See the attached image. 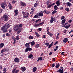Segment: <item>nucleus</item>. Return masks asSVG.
<instances>
[{"label":"nucleus","instance_id":"nucleus-1","mask_svg":"<svg viewBox=\"0 0 73 73\" xmlns=\"http://www.w3.org/2000/svg\"><path fill=\"white\" fill-rule=\"evenodd\" d=\"M11 26V25H10V24H9V23H6V24H5V25H4V26L2 27L1 28V30H2V31L5 30V29H8L10 27V26Z\"/></svg>","mask_w":73,"mask_h":73},{"label":"nucleus","instance_id":"nucleus-2","mask_svg":"<svg viewBox=\"0 0 73 73\" xmlns=\"http://www.w3.org/2000/svg\"><path fill=\"white\" fill-rule=\"evenodd\" d=\"M59 1H58L56 2V4H57V5H55V6H54V9H55V10H57V9H58V7H57V6H59L60 5V4H61V3L60 2H59Z\"/></svg>","mask_w":73,"mask_h":73},{"label":"nucleus","instance_id":"nucleus-3","mask_svg":"<svg viewBox=\"0 0 73 73\" xmlns=\"http://www.w3.org/2000/svg\"><path fill=\"white\" fill-rule=\"evenodd\" d=\"M44 23V22H42L38 24L35 23L34 24V26L35 27H37L39 26H41L42 25H43Z\"/></svg>","mask_w":73,"mask_h":73},{"label":"nucleus","instance_id":"nucleus-4","mask_svg":"<svg viewBox=\"0 0 73 73\" xmlns=\"http://www.w3.org/2000/svg\"><path fill=\"white\" fill-rule=\"evenodd\" d=\"M3 20H4L5 21H7L8 20V16L6 15H3Z\"/></svg>","mask_w":73,"mask_h":73},{"label":"nucleus","instance_id":"nucleus-5","mask_svg":"<svg viewBox=\"0 0 73 73\" xmlns=\"http://www.w3.org/2000/svg\"><path fill=\"white\" fill-rule=\"evenodd\" d=\"M36 15L38 16L39 17H43V12L42 11H40L39 13H36Z\"/></svg>","mask_w":73,"mask_h":73},{"label":"nucleus","instance_id":"nucleus-6","mask_svg":"<svg viewBox=\"0 0 73 73\" xmlns=\"http://www.w3.org/2000/svg\"><path fill=\"white\" fill-rule=\"evenodd\" d=\"M32 50V48L30 47H27L25 48V52H27L28 51H30Z\"/></svg>","mask_w":73,"mask_h":73},{"label":"nucleus","instance_id":"nucleus-7","mask_svg":"<svg viewBox=\"0 0 73 73\" xmlns=\"http://www.w3.org/2000/svg\"><path fill=\"white\" fill-rule=\"evenodd\" d=\"M26 14H23V18H27V17H28V16L29 15V13H26Z\"/></svg>","mask_w":73,"mask_h":73},{"label":"nucleus","instance_id":"nucleus-8","mask_svg":"<svg viewBox=\"0 0 73 73\" xmlns=\"http://www.w3.org/2000/svg\"><path fill=\"white\" fill-rule=\"evenodd\" d=\"M19 60H19V59L18 58H15V59H14V62L17 63L19 62Z\"/></svg>","mask_w":73,"mask_h":73},{"label":"nucleus","instance_id":"nucleus-9","mask_svg":"<svg viewBox=\"0 0 73 73\" xmlns=\"http://www.w3.org/2000/svg\"><path fill=\"white\" fill-rule=\"evenodd\" d=\"M20 5H21V7H25L26 6V4H25V3L21 1L20 2Z\"/></svg>","mask_w":73,"mask_h":73},{"label":"nucleus","instance_id":"nucleus-10","mask_svg":"<svg viewBox=\"0 0 73 73\" xmlns=\"http://www.w3.org/2000/svg\"><path fill=\"white\" fill-rule=\"evenodd\" d=\"M29 43H30V44H31V46H33L35 44V42L34 41H33L31 42L26 43V44H29Z\"/></svg>","mask_w":73,"mask_h":73},{"label":"nucleus","instance_id":"nucleus-11","mask_svg":"<svg viewBox=\"0 0 73 73\" xmlns=\"http://www.w3.org/2000/svg\"><path fill=\"white\" fill-rule=\"evenodd\" d=\"M68 38H64V40H63V42L64 43H66L67 42H68Z\"/></svg>","mask_w":73,"mask_h":73},{"label":"nucleus","instance_id":"nucleus-12","mask_svg":"<svg viewBox=\"0 0 73 73\" xmlns=\"http://www.w3.org/2000/svg\"><path fill=\"white\" fill-rule=\"evenodd\" d=\"M14 13H15V16H17V15H18V14H19V12H18V10L17 9H16L14 10Z\"/></svg>","mask_w":73,"mask_h":73},{"label":"nucleus","instance_id":"nucleus-13","mask_svg":"<svg viewBox=\"0 0 73 73\" xmlns=\"http://www.w3.org/2000/svg\"><path fill=\"white\" fill-rule=\"evenodd\" d=\"M63 69H59L57 71V72L60 73H63L64 72H63Z\"/></svg>","mask_w":73,"mask_h":73},{"label":"nucleus","instance_id":"nucleus-14","mask_svg":"<svg viewBox=\"0 0 73 73\" xmlns=\"http://www.w3.org/2000/svg\"><path fill=\"white\" fill-rule=\"evenodd\" d=\"M66 5L67 6H68V7H70V6H71L72 5H71V4L69 2H68L66 3Z\"/></svg>","mask_w":73,"mask_h":73},{"label":"nucleus","instance_id":"nucleus-15","mask_svg":"<svg viewBox=\"0 0 73 73\" xmlns=\"http://www.w3.org/2000/svg\"><path fill=\"white\" fill-rule=\"evenodd\" d=\"M8 7H9V9L11 10L12 9V6H11V5L10 3H9V4L8 5Z\"/></svg>","mask_w":73,"mask_h":73},{"label":"nucleus","instance_id":"nucleus-16","mask_svg":"<svg viewBox=\"0 0 73 73\" xmlns=\"http://www.w3.org/2000/svg\"><path fill=\"white\" fill-rule=\"evenodd\" d=\"M55 3H52V4L50 5H48V8H50L51 7V6L54 5V4H55Z\"/></svg>","mask_w":73,"mask_h":73},{"label":"nucleus","instance_id":"nucleus-17","mask_svg":"<svg viewBox=\"0 0 73 73\" xmlns=\"http://www.w3.org/2000/svg\"><path fill=\"white\" fill-rule=\"evenodd\" d=\"M47 34L49 35L50 37H52V33H50L49 32H48L47 33Z\"/></svg>","mask_w":73,"mask_h":73},{"label":"nucleus","instance_id":"nucleus-18","mask_svg":"<svg viewBox=\"0 0 73 73\" xmlns=\"http://www.w3.org/2000/svg\"><path fill=\"white\" fill-rule=\"evenodd\" d=\"M30 45V43H26L25 44V47H28Z\"/></svg>","mask_w":73,"mask_h":73},{"label":"nucleus","instance_id":"nucleus-19","mask_svg":"<svg viewBox=\"0 0 73 73\" xmlns=\"http://www.w3.org/2000/svg\"><path fill=\"white\" fill-rule=\"evenodd\" d=\"M13 39H17V40H19V36H16V38H13Z\"/></svg>","mask_w":73,"mask_h":73},{"label":"nucleus","instance_id":"nucleus-20","mask_svg":"<svg viewBox=\"0 0 73 73\" xmlns=\"http://www.w3.org/2000/svg\"><path fill=\"white\" fill-rule=\"evenodd\" d=\"M53 44V42H52L51 43V44H50L49 45H48V48L49 49L50 48V47L52 46V44Z\"/></svg>","mask_w":73,"mask_h":73},{"label":"nucleus","instance_id":"nucleus-21","mask_svg":"<svg viewBox=\"0 0 73 73\" xmlns=\"http://www.w3.org/2000/svg\"><path fill=\"white\" fill-rule=\"evenodd\" d=\"M4 43H3L0 44V49L3 47V46H4Z\"/></svg>","mask_w":73,"mask_h":73},{"label":"nucleus","instance_id":"nucleus-22","mask_svg":"<svg viewBox=\"0 0 73 73\" xmlns=\"http://www.w3.org/2000/svg\"><path fill=\"white\" fill-rule=\"evenodd\" d=\"M66 21V19H64L62 21V25H64V24L65 23V21Z\"/></svg>","mask_w":73,"mask_h":73},{"label":"nucleus","instance_id":"nucleus-23","mask_svg":"<svg viewBox=\"0 0 73 73\" xmlns=\"http://www.w3.org/2000/svg\"><path fill=\"white\" fill-rule=\"evenodd\" d=\"M25 70L26 69L25 67H22L21 69V71H22L23 72H25Z\"/></svg>","mask_w":73,"mask_h":73},{"label":"nucleus","instance_id":"nucleus-24","mask_svg":"<svg viewBox=\"0 0 73 73\" xmlns=\"http://www.w3.org/2000/svg\"><path fill=\"white\" fill-rule=\"evenodd\" d=\"M53 20V18L52 16L51 17V18H50V24L52 23V22L54 21H52Z\"/></svg>","mask_w":73,"mask_h":73},{"label":"nucleus","instance_id":"nucleus-25","mask_svg":"<svg viewBox=\"0 0 73 73\" xmlns=\"http://www.w3.org/2000/svg\"><path fill=\"white\" fill-rule=\"evenodd\" d=\"M39 47V44H37L35 45V48H38Z\"/></svg>","mask_w":73,"mask_h":73},{"label":"nucleus","instance_id":"nucleus-26","mask_svg":"<svg viewBox=\"0 0 73 73\" xmlns=\"http://www.w3.org/2000/svg\"><path fill=\"white\" fill-rule=\"evenodd\" d=\"M39 16H38V15H35V16H34V18H35V19H38L39 18Z\"/></svg>","mask_w":73,"mask_h":73},{"label":"nucleus","instance_id":"nucleus-27","mask_svg":"<svg viewBox=\"0 0 73 73\" xmlns=\"http://www.w3.org/2000/svg\"><path fill=\"white\" fill-rule=\"evenodd\" d=\"M38 6V4L37 3V1H36V3L34 4V7H36Z\"/></svg>","mask_w":73,"mask_h":73},{"label":"nucleus","instance_id":"nucleus-28","mask_svg":"<svg viewBox=\"0 0 73 73\" xmlns=\"http://www.w3.org/2000/svg\"><path fill=\"white\" fill-rule=\"evenodd\" d=\"M36 67H34L33 68V72H36Z\"/></svg>","mask_w":73,"mask_h":73},{"label":"nucleus","instance_id":"nucleus-29","mask_svg":"<svg viewBox=\"0 0 73 73\" xmlns=\"http://www.w3.org/2000/svg\"><path fill=\"white\" fill-rule=\"evenodd\" d=\"M42 60V58L41 57H40L39 58H38L37 60V62H38L39 61V60L41 61Z\"/></svg>","mask_w":73,"mask_h":73},{"label":"nucleus","instance_id":"nucleus-30","mask_svg":"<svg viewBox=\"0 0 73 73\" xmlns=\"http://www.w3.org/2000/svg\"><path fill=\"white\" fill-rule=\"evenodd\" d=\"M35 34H36V37H37V38H38L39 37V36H40V35H39V34H38V33H35Z\"/></svg>","mask_w":73,"mask_h":73},{"label":"nucleus","instance_id":"nucleus-31","mask_svg":"<svg viewBox=\"0 0 73 73\" xmlns=\"http://www.w3.org/2000/svg\"><path fill=\"white\" fill-rule=\"evenodd\" d=\"M56 12H57V11L54 10L53 11H52V13H51V14H52V15H54V14L56 13Z\"/></svg>","mask_w":73,"mask_h":73},{"label":"nucleus","instance_id":"nucleus-32","mask_svg":"<svg viewBox=\"0 0 73 73\" xmlns=\"http://www.w3.org/2000/svg\"><path fill=\"white\" fill-rule=\"evenodd\" d=\"M38 21H39V23H40L41 22V19H38V20H36V21H35V23H37V22H38Z\"/></svg>","mask_w":73,"mask_h":73},{"label":"nucleus","instance_id":"nucleus-33","mask_svg":"<svg viewBox=\"0 0 73 73\" xmlns=\"http://www.w3.org/2000/svg\"><path fill=\"white\" fill-rule=\"evenodd\" d=\"M7 5V4L6 3H5V2L4 3H3L1 4V6H7V5Z\"/></svg>","mask_w":73,"mask_h":73},{"label":"nucleus","instance_id":"nucleus-34","mask_svg":"<svg viewBox=\"0 0 73 73\" xmlns=\"http://www.w3.org/2000/svg\"><path fill=\"white\" fill-rule=\"evenodd\" d=\"M3 73H5L7 72V70H6V68H3Z\"/></svg>","mask_w":73,"mask_h":73},{"label":"nucleus","instance_id":"nucleus-35","mask_svg":"<svg viewBox=\"0 0 73 73\" xmlns=\"http://www.w3.org/2000/svg\"><path fill=\"white\" fill-rule=\"evenodd\" d=\"M59 66H60V65H59V64L58 63L57 64V65H56V66H55V68H58L59 67Z\"/></svg>","mask_w":73,"mask_h":73},{"label":"nucleus","instance_id":"nucleus-36","mask_svg":"<svg viewBox=\"0 0 73 73\" xmlns=\"http://www.w3.org/2000/svg\"><path fill=\"white\" fill-rule=\"evenodd\" d=\"M58 49V46H56V47H55V48L53 50H54V51H56V50H57Z\"/></svg>","mask_w":73,"mask_h":73},{"label":"nucleus","instance_id":"nucleus-37","mask_svg":"<svg viewBox=\"0 0 73 73\" xmlns=\"http://www.w3.org/2000/svg\"><path fill=\"white\" fill-rule=\"evenodd\" d=\"M33 56V55H32V54H30V55H29V56H28V58H31Z\"/></svg>","mask_w":73,"mask_h":73},{"label":"nucleus","instance_id":"nucleus-38","mask_svg":"<svg viewBox=\"0 0 73 73\" xmlns=\"http://www.w3.org/2000/svg\"><path fill=\"white\" fill-rule=\"evenodd\" d=\"M28 38L30 40L32 39L33 38V36H30L28 37Z\"/></svg>","mask_w":73,"mask_h":73},{"label":"nucleus","instance_id":"nucleus-39","mask_svg":"<svg viewBox=\"0 0 73 73\" xmlns=\"http://www.w3.org/2000/svg\"><path fill=\"white\" fill-rule=\"evenodd\" d=\"M70 27V25H69L68 26H66L65 27H65V28L68 29V27Z\"/></svg>","mask_w":73,"mask_h":73},{"label":"nucleus","instance_id":"nucleus-40","mask_svg":"<svg viewBox=\"0 0 73 73\" xmlns=\"http://www.w3.org/2000/svg\"><path fill=\"white\" fill-rule=\"evenodd\" d=\"M3 31V33H5V32H7L8 31V29H6L5 30H2Z\"/></svg>","mask_w":73,"mask_h":73},{"label":"nucleus","instance_id":"nucleus-41","mask_svg":"<svg viewBox=\"0 0 73 73\" xmlns=\"http://www.w3.org/2000/svg\"><path fill=\"white\" fill-rule=\"evenodd\" d=\"M65 10L67 12L69 11L70 10H69V9H68V8H66L65 9Z\"/></svg>","mask_w":73,"mask_h":73},{"label":"nucleus","instance_id":"nucleus-42","mask_svg":"<svg viewBox=\"0 0 73 73\" xmlns=\"http://www.w3.org/2000/svg\"><path fill=\"white\" fill-rule=\"evenodd\" d=\"M21 32V29H20V30H19V31H18L17 32V35H19Z\"/></svg>","mask_w":73,"mask_h":73},{"label":"nucleus","instance_id":"nucleus-43","mask_svg":"<svg viewBox=\"0 0 73 73\" xmlns=\"http://www.w3.org/2000/svg\"><path fill=\"white\" fill-rule=\"evenodd\" d=\"M23 26V24H19V27L20 28H21V27H22Z\"/></svg>","mask_w":73,"mask_h":73},{"label":"nucleus","instance_id":"nucleus-44","mask_svg":"<svg viewBox=\"0 0 73 73\" xmlns=\"http://www.w3.org/2000/svg\"><path fill=\"white\" fill-rule=\"evenodd\" d=\"M54 66H55V65H54V64H52V66H51V68H54Z\"/></svg>","mask_w":73,"mask_h":73},{"label":"nucleus","instance_id":"nucleus-45","mask_svg":"<svg viewBox=\"0 0 73 73\" xmlns=\"http://www.w3.org/2000/svg\"><path fill=\"white\" fill-rule=\"evenodd\" d=\"M8 50H1V53H3V52L7 51Z\"/></svg>","mask_w":73,"mask_h":73},{"label":"nucleus","instance_id":"nucleus-46","mask_svg":"<svg viewBox=\"0 0 73 73\" xmlns=\"http://www.w3.org/2000/svg\"><path fill=\"white\" fill-rule=\"evenodd\" d=\"M50 3V2L47 1L46 2V5H49Z\"/></svg>","mask_w":73,"mask_h":73},{"label":"nucleus","instance_id":"nucleus-47","mask_svg":"<svg viewBox=\"0 0 73 73\" xmlns=\"http://www.w3.org/2000/svg\"><path fill=\"white\" fill-rule=\"evenodd\" d=\"M1 6L2 8L3 9H5V6L4 5H1Z\"/></svg>","mask_w":73,"mask_h":73},{"label":"nucleus","instance_id":"nucleus-48","mask_svg":"<svg viewBox=\"0 0 73 73\" xmlns=\"http://www.w3.org/2000/svg\"><path fill=\"white\" fill-rule=\"evenodd\" d=\"M49 30V27H47V28H46V31H47V32H49V31H48Z\"/></svg>","mask_w":73,"mask_h":73},{"label":"nucleus","instance_id":"nucleus-49","mask_svg":"<svg viewBox=\"0 0 73 73\" xmlns=\"http://www.w3.org/2000/svg\"><path fill=\"white\" fill-rule=\"evenodd\" d=\"M45 45H46V46H48V45H49V43L48 42H46L45 44Z\"/></svg>","mask_w":73,"mask_h":73},{"label":"nucleus","instance_id":"nucleus-50","mask_svg":"<svg viewBox=\"0 0 73 73\" xmlns=\"http://www.w3.org/2000/svg\"><path fill=\"white\" fill-rule=\"evenodd\" d=\"M46 14H49L50 13V12L49 11H47V12H46Z\"/></svg>","mask_w":73,"mask_h":73},{"label":"nucleus","instance_id":"nucleus-51","mask_svg":"<svg viewBox=\"0 0 73 73\" xmlns=\"http://www.w3.org/2000/svg\"><path fill=\"white\" fill-rule=\"evenodd\" d=\"M16 69H14L12 70V73H14V72L16 71Z\"/></svg>","mask_w":73,"mask_h":73},{"label":"nucleus","instance_id":"nucleus-52","mask_svg":"<svg viewBox=\"0 0 73 73\" xmlns=\"http://www.w3.org/2000/svg\"><path fill=\"white\" fill-rule=\"evenodd\" d=\"M43 38H46V35H43V37H42Z\"/></svg>","mask_w":73,"mask_h":73},{"label":"nucleus","instance_id":"nucleus-53","mask_svg":"<svg viewBox=\"0 0 73 73\" xmlns=\"http://www.w3.org/2000/svg\"><path fill=\"white\" fill-rule=\"evenodd\" d=\"M57 44H58V42H57V41L56 42L55 44H54V45H56Z\"/></svg>","mask_w":73,"mask_h":73},{"label":"nucleus","instance_id":"nucleus-54","mask_svg":"<svg viewBox=\"0 0 73 73\" xmlns=\"http://www.w3.org/2000/svg\"><path fill=\"white\" fill-rule=\"evenodd\" d=\"M65 18L64 16H62V18H61V20Z\"/></svg>","mask_w":73,"mask_h":73},{"label":"nucleus","instance_id":"nucleus-55","mask_svg":"<svg viewBox=\"0 0 73 73\" xmlns=\"http://www.w3.org/2000/svg\"><path fill=\"white\" fill-rule=\"evenodd\" d=\"M19 71V70H16L14 73H18Z\"/></svg>","mask_w":73,"mask_h":73},{"label":"nucleus","instance_id":"nucleus-56","mask_svg":"<svg viewBox=\"0 0 73 73\" xmlns=\"http://www.w3.org/2000/svg\"><path fill=\"white\" fill-rule=\"evenodd\" d=\"M38 30L39 31H41V28H39L38 29Z\"/></svg>","mask_w":73,"mask_h":73},{"label":"nucleus","instance_id":"nucleus-57","mask_svg":"<svg viewBox=\"0 0 73 73\" xmlns=\"http://www.w3.org/2000/svg\"><path fill=\"white\" fill-rule=\"evenodd\" d=\"M0 69H3V66L1 65H0Z\"/></svg>","mask_w":73,"mask_h":73},{"label":"nucleus","instance_id":"nucleus-58","mask_svg":"<svg viewBox=\"0 0 73 73\" xmlns=\"http://www.w3.org/2000/svg\"><path fill=\"white\" fill-rule=\"evenodd\" d=\"M2 50H8V49H7V48H5V49H3Z\"/></svg>","mask_w":73,"mask_h":73},{"label":"nucleus","instance_id":"nucleus-59","mask_svg":"<svg viewBox=\"0 0 73 73\" xmlns=\"http://www.w3.org/2000/svg\"><path fill=\"white\" fill-rule=\"evenodd\" d=\"M35 8L33 7V8H31V11H34V10H35Z\"/></svg>","mask_w":73,"mask_h":73},{"label":"nucleus","instance_id":"nucleus-60","mask_svg":"<svg viewBox=\"0 0 73 73\" xmlns=\"http://www.w3.org/2000/svg\"><path fill=\"white\" fill-rule=\"evenodd\" d=\"M16 1L14 0H13L12 1V3H16Z\"/></svg>","mask_w":73,"mask_h":73},{"label":"nucleus","instance_id":"nucleus-61","mask_svg":"<svg viewBox=\"0 0 73 73\" xmlns=\"http://www.w3.org/2000/svg\"><path fill=\"white\" fill-rule=\"evenodd\" d=\"M61 54H62V55H64V52H62L61 53Z\"/></svg>","mask_w":73,"mask_h":73},{"label":"nucleus","instance_id":"nucleus-62","mask_svg":"<svg viewBox=\"0 0 73 73\" xmlns=\"http://www.w3.org/2000/svg\"><path fill=\"white\" fill-rule=\"evenodd\" d=\"M33 13H34V11H31V12H30V14H33Z\"/></svg>","mask_w":73,"mask_h":73},{"label":"nucleus","instance_id":"nucleus-63","mask_svg":"<svg viewBox=\"0 0 73 73\" xmlns=\"http://www.w3.org/2000/svg\"><path fill=\"white\" fill-rule=\"evenodd\" d=\"M3 37L4 38H5V34H3Z\"/></svg>","mask_w":73,"mask_h":73},{"label":"nucleus","instance_id":"nucleus-64","mask_svg":"<svg viewBox=\"0 0 73 73\" xmlns=\"http://www.w3.org/2000/svg\"><path fill=\"white\" fill-rule=\"evenodd\" d=\"M25 13V12H24V11H22V13L23 14H25V13Z\"/></svg>","mask_w":73,"mask_h":73}]
</instances>
